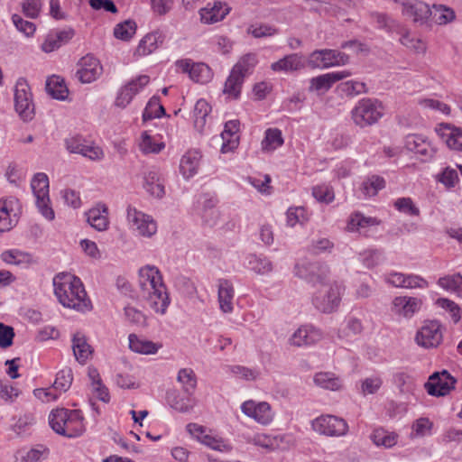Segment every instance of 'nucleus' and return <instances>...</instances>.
Listing matches in <instances>:
<instances>
[{"label": "nucleus", "instance_id": "obj_1", "mask_svg": "<svg viewBox=\"0 0 462 462\" xmlns=\"http://www.w3.org/2000/svg\"><path fill=\"white\" fill-rule=\"evenodd\" d=\"M138 285L140 300L156 313L165 314L171 300L159 269L153 265L142 267L139 270Z\"/></svg>", "mask_w": 462, "mask_h": 462}, {"label": "nucleus", "instance_id": "obj_2", "mask_svg": "<svg viewBox=\"0 0 462 462\" xmlns=\"http://www.w3.org/2000/svg\"><path fill=\"white\" fill-rule=\"evenodd\" d=\"M53 287L54 294L63 307L79 312H87L92 309L91 301L79 277L68 273H58L53 278Z\"/></svg>", "mask_w": 462, "mask_h": 462}, {"label": "nucleus", "instance_id": "obj_3", "mask_svg": "<svg viewBox=\"0 0 462 462\" xmlns=\"http://www.w3.org/2000/svg\"><path fill=\"white\" fill-rule=\"evenodd\" d=\"M83 415L79 410L59 408L52 410L49 415L51 428L59 435L76 438L85 431Z\"/></svg>", "mask_w": 462, "mask_h": 462}, {"label": "nucleus", "instance_id": "obj_4", "mask_svg": "<svg viewBox=\"0 0 462 462\" xmlns=\"http://www.w3.org/2000/svg\"><path fill=\"white\" fill-rule=\"evenodd\" d=\"M384 114L383 103L371 97L360 99L351 111L354 123L360 127H366L376 124Z\"/></svg>", "mask_w": 462, "mask_h": 462}, {"label": "nucleus", "instance_id": "obj_5", "mask_svg": "<svg viewBox=\"0 0 462 462\" xmlns=\"http://www.w3.org/2000/svg\"><path fill=\"white\" fill-rule=\"evenodd\" d=\"M31 187L36 199V206L40 213L48 220H53L54 211L50 206L49 198V179L45 173H36L32 181Z\"/></svg>", "mask_w": 462, "mask_h": 462}, {"label": "nucleus", "instance_id": "obj_6", "mask_svg": "<svg viewBox=\"0 0 462 462\" xmlns=\"http://www.w3.org/2000/svg\"><path fill=\"white\" fill-rule=\"evenodd\" d=\"M340 288L337 283L324 284L312 296V303L324 313L334 311L340 303Z\"/></svg>", "mask_w": 462, "mask_h": 462}, {"label": "nucleus", "instance_id": "obj_7", "mask_svg": "<svg viewBox=\"0 0 462 462\" xmlns=\"http://www.w3.org/2000/svg\"><path fill=\"white\" fill-rule=\"evenodd\" d=\"M14 107L23 121H30L34 115L31 88L24 79H19L14 88Z\"/></svg>", "mask_w": 462, "mask_h": 462}, {"label": "nucleus", "instance_id": "obj_8", "mask_svg": "<svg viewBox=\"0 0 462 462\" xmlns=\"http://www.w3.org/2000/svg\"><path fill=\"white\" fill-rule=\"evenodd\" d=\"M349 57L344 52L331 50H316L312 51L308 60V65L312 69H328L330 67L347 64Z\"/></svg>", "mask_w": 462, "mask_h": 462}, {"label": "nucleus", "instance_id": "obj_9", "mask_svg": "<svg viewBox=\"0 0 462 462\" xmlns=\"http://www.w3.org/2000/svg\"><path fill=\"white\" fill-rule=\"evenodd\" d=\"M295 273L313 287L319 285L323 287L324 284H328L327 282L328 267L319 262L298 263L295 266Z\"/></svg>", "mask_w": 462, "mask_h": 462}, {"label": "nucleus", "instance_id": "obj_10", "mask_svg": "<svg viewBox=\"0 0 462 462\" xmlns=\"http://www.w3.org/2000/svg\"><path fill=\"white\" fill-rule=\"evenodd\" d=\"M312 429L325 436L340 437L346 434L348 425L345 420L333 415H322L312 420Z\"/></svg>", "mask_w": 462, "mask_h": 462}, {"label": "nucleus", "instance_id": "obj_11", "mask_svg": "<svg viewBox=\"0 0 462 462\" xmlns=\"http://www.w3.org/2000/svg\"><path fill=\"white\" fill-rule=\"evenodd\" d=\"M127 221L131 228L142 236L151 237L157 231L156 222L151 216H148L135 208H127Z\"/></svg>", "mask_w": 462, "mask_h": 462}, {"label": "nucleus", "instance_id": "obj_12", "mask_svg": "<svg viewBox=\"0 0 462 462\" xmlns=\"http://www.w3.org/2000/svg\"><path fill=\"white\" fill-rule=\"evenodd\" d=\"M64 142L70 153H78L92 161H99L104 157L99 146L90 143L80 135L66 138Z\"/></svg>", "mask_w": 462, "mask_h": 462}, {"label": "nucleus", "instance_id": "obj_13", "mask_svg": "<svg viewBox=\"0 0 462 462\" xmlns=\"http://www.w3.org/2000/svg\"><path fill=\"white\" fill-rule=\"evenodd\" d=\"M103 72L100 61L91 54L82 57L78 62L75 78L83 84L95 81Z\"/></svg>", "mask_w": 462, "mask_h": 462}, {"label": "nucleus", "instance_id": "obj_14", "mask_svg": "<svg viewBox=\"0 0 462 462\" xmlns=\"http://www.w3.org/2000/svg\"><path fill=\"white\" fill-rule=\"evenodd\" d=\"M457 380L447 371L436 372L432 374L425 387L430 395L445 396L454 389Z\"/></svg>", "mask_w": 462, "mask_h": 462}, {"label": "nucleus", "instance_id": "obj_15", "mask_svg": "<svg viewBox=\"0 0 462 462\" xmlns=\"http://www.w3.org/2000/svg\"><path fill=\"white\" fill-rule=\"evenodd\" d=\"M415 339L418 345L425 348L437 347L442 341L440 323L437 320L425 321Z\"/></svg>", "mask_w": 462, "mask_h": 462}, {"label": "nucleus", "instance_id": "obj_16", "mask_svg": "<svg viewBox=\"0 0 462 462\" xmlns=\"http://www.w3.org/2000/svg\"><path fill=\"white\" fill-rule=\"evenodd\" d=\"M352 75L349 70L333 71L322 74L310 79V92H316L323 94L328 91L332 86L342 79H345Z\"/></svg>", "mask_w": 462, "mask_h": 462}, {"label": "nucleus", "instance_id": "obj_17", "mask_svg": "<svg viewBox=\"0 0 462 462\" xmlns=\"http://www.w3.org/2000/svg\"><path fill=\"white\" fill-rule=\"evenodd\" d=\"M422 304L423 300L420 298L397 296L393 300L391 310L398 317L411 319L420 311Z\"/></svg>", "mask_w": 462, "mask_h": 462}, {"label": "nucleus", "instance_id": "obj_18", "mask_svg": "<svg viewBox=\"0 0 462 462\" xmlns=\"http://www.w3.org/2000/svg\"><path fill=\"white\" fill-rule=\"evenodd\" d=\"M322 331L311 324L300 326L290 337L291 346L301 347L314 345L321 340Z\"/></svg>", "mask_w": 462, "mask_h": 462}, {"label": "nucleus", "instance_id": "obj_19", "mask_svg": "<svg viewBox=\"0 0 462 462\" xmlns=\"http://www.w3.org/2000/svg\"><path fill=\"white\" fill-rule=\"evenodd\" d=\"M150 81L147 75H141L136 79L129 81L122 87L116 98V106L125 108L130 104L133 97L139 93Z\"/></svg>", "mask_w": 462, "mask_h": 462}, {"label": "nucleus", "instance_id": "obj_20", "mask_svg": "<svg viewBox=\"0 0 462 462\" xmlns=\"http://www.w3.org/2000/svg\"><path fill=\"white\" fill-rule=\"evenodd\" d=\"M402 13L404 16L411 18L413 23L423 24L430 18L431 9L422 1L407 0L404 1Z\"/></svg>", "mask_w": 462, "mask_h": 462}, {"label": "nucleus", "instance_id": "obj_21", "mask_svg": "<svg viewBox=\"0 0 462 462\" xmlns=\"http://www.w3.org/2000/svg\"><path fill=\"white\" fill-rule=\"evenodd\" d=\"M241 410L246 416L263 425L273 420L271 406L265 402L256 403L254 401H246L242 404Z\"/></svg>", "mask_w": 462, "mask_h": 462}, {"label": "nucleus", "instance_id": "obj_22", "mask_svg": "<svg viewBox=\"0 0 462 462\" xmlns=\"http://www.w3.org/2000/svg\"><path fill=\"white\" fill-rule=\"evenodd\" d=\"M189 430L205 446L220 452H229L232 447L225 440L219 438L206 434L203 427L195 423L188 425Z\"/></svg>", "mask_w": 462, "mask_h": 462}, {"label": "nucleus", "instance_id": "obj_23", "mask_svg": "<svg viewBox=\"0 0 462 462\" xmlns=\"http://www.w3.org/2000/svg\"><path fill=\"white\" fill-rule=\"evenodd\" d=\"M235 289L231 281L219 279L217 281V300L219 309L223 313H231L234 310Z\"/></svg>", "mask_w": 462, "mask_h": 462}, {"label": "nucleus", "instance_id": "obj_24", "mask_svg": "<svg viewBox=\"0 0 462 462\" xmlns=\"http://www.w3.org/2000/svg\"><path fill=\"white\" fill-rule=\"evenodd\" d=\"M436 132L449 149L462 152V129L449 124H440Z\"/></svg>", "mask_w": 462, "mask_h": 462}, {"label": "nucleus", "instance_id": "obj_25", "mask_svg": "<svg viewBox=\"0 0 462 462\" xmlns=\"http://www.w3.org/2000/svg\"><path fill=\"white\" fill-rule=\"evenodd\" d=\"M231 8L225 3L215 2L208 4L199 10L200 20L203 23L211 24L222 21L230 12Z\"/></svg>", "mask_w": 462, "mask_h": 462}, {"label": "nucleus", "instance_id": "obj_26", "mask_svg": "<svg viewBox=\"0 0 462 462\" xmlns=\"http://www.w3.org/2000/svg\"><path fill=\"white\" fill-rule=\"evenodd\" d=\"M239 126L240 122L238 120H230L225 124L224 130L221 133L223 139L221 152L226 153L237 148L239 143Z\"/></svg>", "mask_w": 462, "mask_h": 462}, {"label": "nucleus", "instance_id": "obj_27", "mask_svg": "<svg viewBox=\"0 0 462 462\" xmlns=\"http://www.w3.org/2000/svg\"><path fill=\"white\" fill-rule=\"evenodd\" d=\"M143 187L152 196L161 199L165 194L164 180L157 169L149 170L144 176Z\"/></svg>", "mask_w": 462, "mask_h": 462}, {"label": "nucleus", "instance_id": "obj_28", "mask_svg": "<svg viewBox=\"0 0 462 462\" xmlns=\"http://www.w3.org/2000/svg\"><path fill=\"white\" fill-rule=\"evenodd\" d=\"M72 350L78 362L85 364L92 356L93 348L88 344L86 335L77 331L72 337Z\"/></svg>", "mask_w": 462, "mask_h": 462}, {"label": "nucleus", "instance_id": "obj_29", "mask_svg": "<svg viewBox=\"0 0 462 462\" xmlns=\"http://www.w3.org/2000/svg\"><path fill=\"white\" fill-rule=\"evenodd\" d=\"M201 160L199 151H188L180 160V171L185 179L192 178L197 174Z\"/></svg>", "mask_w": 462, "mask_h": 462}, {"label": "nucleus", "instance_id": "obj_30", "mask_svg": "<svg viewBox=\"0 0 462 462\" xmlns=\"http://www.w3.org/2000/svg\"><path fill=\"white\" fill-rule=\"evenodd\" d=\"M305 67L303 57L298 53L286 55L276 62L272 63L271 69L273 71L292 72L300 70Z\"/></svg>", "mask_w": 462, "mask_h": 462}, {"label": "nucleus", "instance_id": "obj_31", "mask_svg": "<svg viewBox=\"0 0 462 462\" xmlns=\"http://www.w3.org/2000/svg\"><path fill=\"white\" fill-rule=\"evenodd\" d=\"M164 34L161 31L147 33L139 42L136 53L146 56L153 52L164 41Z\"/></svg>", "mask_w": 462, "mask_h": 462}, {"label": "nucleus", "instance_id": "obj_32", "mask_svg": "<svg viewBox=\"0 0 462 462\" xmlns=\"http://www.w3.org/2000/svg\"><path fill=\"white\" fill-rule=\"evenodd\" d=\"M379 225V221L371 217H365L360 212L353 213L347 221V230L350 232L365 233L366 228Z\"/></svg>", "mask_w": 462, "mask_h": 462}, {"label": "nucleus", "instance_id": "obj_33", "mask_svg": "<svg viewBox=\"0 0 462 462\" xmlns=\"http://www.w3.org/2000/svg\"><path fill=\"white\" fill-rule=\"evenodd\" d=\"M167 402L170 406L180 411L189 412L196 405L197 401L193 395H188L187 397H181L177 392H169L167 393Z\"/></svg>", "mask_w": 462, "mask_h": 462}, {"label": "nucleus", "instance_id": "obj_34", "mask_svg": "<svg viewBox=\"0 0 462 462\" xmlns=\"http://www.w3.org/2000/svg\"><path fill=\"white\" fill-rule=\"evenodd\" d=\"M45 88L47 93L58 100H65L69 95V90L63 79L56 75L48 78Z\"/></svg>", "mask_w": 462, "mask_h": 462}, {"label": "nucleus", "instance_id": "obj_35", "mask_svg": "<svg viewBox=\"0 0 462 462\" xmlns=\"http://www.w3.org/2000/svg\"><path fill=\"white\" fill-rule=\"evenodd\" d=\"M129 347L132 351L139 354L152 355L158 351L160 346L153 343L152 341L140 338L134 334H130Z\"/></svg>", "mask_w": 462, "mask_h": 462}, {"label": "nucleus", "instance_id": "obj_36", "mask_svg": "<svg viewBox=\"0 0 462 462\" xmlns=\"http://www.w3.org/2000/svg\"><path fill=\"white\" fill-rule=\"evenodd\" d=\"M247 260V267L257 274H268L273 269L272 261L266 256L250 254Z\"/></svg>", "mask_w": 462, "mask_h": 462}, {"label": "nucleus", "instance_id": "obj_37", "mask_svg": "<svg viewBox=\"0 0 462 462\" xmlns=\"http://www.w3.org/2000/svg\"><path fill=\"white\" fill-rule=\"evenodd\" d=\"M257 63V55L255 53L249 52L243 55L234 65L232 69L245 78L253 73Z\"/></svg>", "mask_w": 462, "mask_h": 462}, {"label": "nucleus", "instance_id": "obj_38", "mask_svg": "<svg viewBox=\"0 0 462 462\" xmlns=\"http://www.w3.org/2000/svg\"><path fill=\"white\" fill-rule=\"evenodd\" d=\"M316 385L331 391L339 390L342 386V381L338 376L330 372H319L314 375Z\"/></svg>", "mask_w": 462, "mask_h": 462}, {"label": "nucleus", "instance_id": "obj_39", "mask_svg": "<svg viewBox=\"0 0 462 462\" xmlns=\"http://www.w3.org/2000/svg\"><path fill=\"white\" fill-rule=\"evenodd\" d=\"M107 208L103 207L101 211L99 208H91L87 213V221L97 231H105L108 227V219L106 217Z\"/></svg>", "mask_w": 462, "mask_h": 462}, {"label": "nucleus", "instance_id": "obj_40", "mask_svg": "<svg viewBox=\"0 0 462 462\" xmlns=\"http://www.w3.org/2000/svg\"><path fill=\"white\" fill-rule=\"evenodd\" d=\"M0 258L7 264L22 265L32 263V257L29 253L19 249H10L4 251Z\"/></svg>", "mask_w": 462, "mask_h": 462}, {"label": "nucleus", "instance_id": "obj_41", "mask_svg": "<svg viewBox=\"0 0 462 462\" xmlns=\"http://www.w3.org/2000/svg\"><path fill=\"white\" fill-rule=\"evenodd\" d=\"M245 79V78L231 69L230 74L225 82L224 93L234 99L238 98Z\"/></svg>", "mask_w": 462, "mask_h": 462}, {"label": "nucleus", "instance_id": "obj_42", "mask_svg": "<svg viewBox=\"0 0 462 462\" xmlns=\"http://www.w3.org/2000/svg\"><path fill=\"white\" fill-rule=\"evenodd\" d=\"M398 436L393 432H388L387 430L380 428L375 429L370 436L371 440L377 447H383L385 448H390L393 447L397 443Z\"/></svg>", "mask_w": 462, "mask_h": 462}, {"label": "nucleus", "instance_id": "obj_43", "mask_svg": "<svg viewBox=\"0 0 462 462\" xmlns=\"http://www.w3.org/2000/svg\"><path fill=\"white\" fill-rule=\"evenodd\" d=\"M430 17L436 23L445 25L453 22L456 18V14L454 10L450 7L444 5H433Z\"/></svg>", "mask_w": 462, "mask_h": 462}, {"label": "nucleus", "instance_id": "obj_44", "mask_svg": "<svg viewBox=\"0 0 462 462\" xmlns=\"http://www.w3.org/2000/svg\"><path fill=\"white\" fill-rule=\"evenodd\" d=\"M283 143L282 131L278 128H269L265 131L264 138L262 141L263 151H273Z\"/></svg>", "mask_w": 462, "mask_h": 462}, {"label": "nucleus", "instance_id": "obj_45", "mask_svg": "<svg viewBox=\"0 0 462 462\" xmlns=\"http://www.w3.org/2000/svg\"><path fill=\"white\" fill-rule=\"evenodd\" d=\"M177 380L182 384L183 391L187 395H193L197 386V377L192 369H180L178 373Z\"/></svg>", "mask_w": 462, "mask_h": 462}, {"label": "nucleus", "instance_id": "obj_46", "mask_svg": "<svg viewBox=\"0 0 462 462\" xmlns=\"http://www.w3.org/2000/svg\"><path fill=\"white\" fill-rule=\"evenodd\" d=\"M310 11L318 13L319 15L337 16L341 9L336 5L319 0H307Z\"/></svg>", "mask_w": 462, "mask_h": 462}, {"label": "nucleus", "instance_id": "obj_47", "mask_svg": "<svg viewBox=\"0 0 462 462\" xmlns=\"http://www.w3.org/2000/svg\"><path fill=\"white\" fill-rule=\"evenodd\" d=\"M164 115L165 109L161 104L160 97L153 96L150 98L143 112V120L149 121L153 118H160Z\"/></svg>", "mask_w": 462, "mask_h": 462}, {"label": "nucleus", "instance_id": "obj_48", "mask_svg": "<svg viewBox=\"0 0 462 462\" xmlns=\"http://www.w3.org/2000/svg\"><path fill=\"white\" fill-rule=\"evenodd\" d=\"M437 283L447 291L462 294V276L459 273L440 277Z\"/></svg>", "mask_w": 462, "mask_h": 462}, {"label": "nucleus", "instance_id": "obj_49", "mask_svg": "<svg viewBox=\"0 0 462 462\" xmlns=\"http://www.w3.org/2000/svg\"><path fill=\"white\" fill-rule=\"evenodd\" d=\"M383 258V251L376 248H369L359 254V260L368 269L377 266Z\"/></svg>", "mask_w": 462, "mask_h": 462}, {"label": "nucleus", "instance_id": "obj_50", "mask_svg": "<svg viewBox=\"0 0 462 462\" xmlns=\"http://www.w3.org/2000/svg\"><path fill=\"white\" fill-rule=\"evenodd\" d=\"M338 89L347 97H355L368 92L366 84L356 80H347L338 85Z\"/></svg>", "mask_w": 462, "mask_h": 462}, {"label": "nucleus", "instance_id": "obj_51", "mask_svg": "<svg viewBox=\"0 0 462 462\" xmlns=\"http://www.w3.org/2000/svg\"><path fill=\"white\" fill-rule=\"evenodd\" d=\"M189 78L198 83H207L212 78L211 69L205 63H194L191 69Z\"/></svg>", "mask_w": 462, "mask_h": 462}, {"label": "nucleus", "instance_id": "obj_52", "mask_svg": "<svg viewBox=\"0 0 462 462\" xmlns=\"http://www.w3.org/2000/svg\"><path fill=\"white\" fill-rule=\"evenodd\" d=\"M211 110L210 106L205 99H199L195 104L193 116L194 125L197 128H202L206 123V117Z\"/></svg>", "mask_w": 462, "mask_h": 462}, {"label": "nucleus", "instance_id": "obj_53", "mask_svg": "<svg viewBox=\"0 0 462 462\" xmlns=\"http://www.w3.org/2000/svg\"><path fill=\"white\" fill-rule=\"evenodd\" d=\"M385 181L382 177L373 175L365 180L362 184V190L365 196L373 197L383 189Z\"/></svg>", "mask_w": 462, "mask_h": 462}, {"label": "nucleus", "instance_id": "obj_54", "mask_svg": "<svg viewBox=\"0 0 462 462\" xmlns=\"http://www.w3.org/2000/svg\"><path fill=\"white\" fill-rule=\"evenodd\" d=\"M72 380L73 374L71 369H63L57 374L52 387L55 391H60V393L66 392L69 389Z\"/></svg>", "mask_w": 462, "mask_h": 462}, {"label": "nucleus", "instance_id": "obj_55", "mask_svg": "<svg viewBox=\"0 0 462 462\" xmlns=\"http://www.w3.org/2000/svg\"><path fill=\"white\" fill-rule=\"evenodd\" d=\"M136 32V23L132 20L125 21L117 24L114 29V35L116 38L128 41Z\"/></svg>", "mask_w": 462, "mask_h": 462}, {"label": "nucleus", "instance_id": "obj_56", "mask_svg": "<svg viewBox=\"0 0 462 462\" xmlns=\"http://www.w3.org/2000/svg\"><path fill=\"white\" fill-rule=\"evenodd\" d=\"M309 220V214L304 207L290 208L287 211V223L290 226L303 224Z\"/></svg>", "mask_w": 462, "mask_h": 462}, {"label": "nucleus", "instance_id": "obj_57", "mask_svg": "<svg viewBox=\"0 0 462 462\" xmlns=\"http://www.w3.org/2000/svg\"><path fill=\"white\" fill-rule=\"evenodd\" d=\"M164 146L163 143H156L146 132L143 133L140 149L143 153H159Z\"/></svg>", "mask_w": 462, "mask_h": 462}, {"label": "nucleus", "instance_id": "obj_58", "mask_svg": "<svg viewBox=\"0 0 462 462\" xmlns=\"http://www.w3.org/2000/svg\"><path fill=\"white\" fill-rule=\"evenodd\" d=\"M312 195L317 201L329 204L335 199L333 189L328 185H318L312 189Z\"/></svg>", "mask_w": 462, "mask_h": 462}, {"label": "nucleus", "instance_id": "obj_59", "mask_svg": "<svg viewBox=\"0 0 462 462\" xmlns=\"http://www.w3.org/2000/svg\"><path fill=\"white\" fill-rule=\"evenodd\" d=\"M393 383L401 393H410L414 387L412 377L405 372H398L394 374Z\"/></svg>", "mask_w": 462, "mask_h": 462}, {"label": "nucleus", "instance_id": "obj_60", "mask_svg": "<svg viewBox=\"0 0 462 462\" xmlns=\"http://www.w3.org/2000/svg\"><path fill=\"white\" fill-rule=\"evenodd\" d=\"M383 380L378 375L366 377L361 381V393L364 395L374 394L382 387Z\"/></svg>", "mask_w": 462, "mask_h": 462}, {"label": "nucleus", "instance_id": "obj_61", "mask_svg": "<svg viewBox=\"0 0 462 462\" xmlns=\"http://www.w3.org/2000/svg\"><path fill=\"white\" fill-rule=\"evenodd\" d=\"M437 180L441 182L446 188L450 189L455 187L458 182V173L455 169L446 167L441 173L437 176Z\"/></svg>", "mask_w": 462, "mask_h": 462}, {"label": "nucleus", "instance_id": "obj_62", "mask_svg": "<svg viewBox=\"0 0 462 462\" xmlns=\"http://www.w3.org/2000/svg\"><path fill=\"white\" fill-rule=\"evenodd\" d=\"M395 208L410 216H419L420 209L413 204L411 198H400L394 202Z\"/></svg>", "mask_w": 462, "mask_h": 462}, {"label": "nucleus", "instance_id": "obj_63", "mask_svg": "<svg viewBox=\"0 0 462 462\" xmlns=\"http://www.w3.org/2000/svg\"><path fill=\"white\" fill-rule=\"evenodd\" d=\"M42 6V0H24L22 3V11L26 17L35 19L39 16Z\"/></svg>", "mask_w": 462, "mask_h": 462}, {"label": "nucleus", "instance_id": "obj_64", "mask_svg": "<svg viewBox=\"0 0 462 462\" xmlns=\"http://www.w3.org/2000/svg\"><path fill=\"white\" fill-rule=\"evenodd\" d=\"M47 454L48 448L43 446H37L22 456L21 462H40L47 457Z\"/></svg>", "mask_w": 462, "mask_h": 462}]
</instances>
